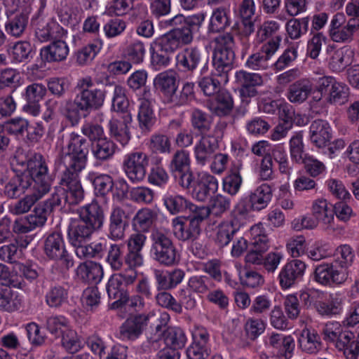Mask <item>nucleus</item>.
<instances>
[{
	"label": "nucleus",
	"mask_w": 359,
	"mask_h": 359,
	"mask_svg": "<svg viewBox=\"0 0 359 359\" xmlns=\"http://www.w3.org/2000/svg\"><path fill=\"white\" fill-rule=\"evenodd\" d=\"M204 20L205 15L202 13L187 17L178 14L166 20L165 26L172 28L151 44L150 67L159 71L168 67L174 53L192 42L194 35L199 32Z\"/></svg>",
	"instance_id": "nucleus-1"
},
{
	"label": "nucleus",
	"mask_w": 359,
	"mask_h": 359,
	"mask_svg": "<svg viewBox=\"0 0 359 359\" xmlns=\"http://www.w3.org/2000/svg\"><path fill=\"white\" fill-rule=\"evenodd\" d=\"M128 253L125 257L123 272L111 276L107 285L108 297L115 301L111 304L112 309L129 305L128 287L135 281V236L132 235L128 241Z\"/></svg>",
	"instance_id": "nucleus-2"
},
{
	"label": "nucleus",
	"mask_w": 359,
	"mask_h": 359,
	"mask_svg": "<svg viewBox=\"0 0 359 359\" xmlns=\"http://www.w3.org/2000/svg\"><path fill=\"white\" fill-rule=\"evenodd\" d=\"M48 162L41 154H34L27 161V169L11 177L5 184L4 195L9 198H17L36 182V180H46L51 177Z\"/></svg>",
	"instance_id": "nucleus-3"
},
{
	"label": "nucleus",
	"mask_w": 359,
	"mask_h": 359,
	"mask_svg": "<svg viewBox=\"0 0 359 359\" xmlns=\"http://www.w3.org/2000/svg\"><path fill=\"white\" fill-rule=\"evenodd\" d=\"M155 316L154 311L149 308L144 309L142 312L136 310V339L144 332L147 338L146 341H143L140 346L136 348V353L151 351L154 344L161 341L165 332L171 327L168 326L170 316L168 312H161L155 321L151 323V320Z\"/></svg>",
	"instance_id": "nucleus-4"
},
{
	"label": "nucleus",
	"mask_w": 359,
	"mask_h": 359,
	"mask_svg": "<svg viewBox=\"0 0 359 359\" xmlns=\"http://www.w3.org/2000/svg\"><path fill=\"white\" fill-rule=\"evenodd\" d=\"M215 43L212 57L215 74L228 83L230 72L236 67L234 37L230 32L224 33L215 39Z\"/></svg>",
	"instance_id": "nucleus-5"
},
{
	"label": "nucleus",
	"mask_w": 359,
	"mask_h": 359,
	"mask_svg": "<svg viewBox=\"0 0 359 359\" xmlns=\"http://www.w3.org/2000/svg\"><path fill=\"white\" fill-rule=\"evenodd\" d=\"M105 92L100 89L80 90L74 100L66 103L67 119L72 126L78 124L81 118L80 111L89 113L100 109L104 103Z\"/></svg>",
	"instance_id": "nucleus-6"
},
{
	"label": "nucleus",
	"mask_w": 359,
	"mask_h": 359,
	"mask_svg": "<svg viewBox=\"0 0 359 359\" xmlns=\"http://www.w3.org/2000/svg\"><path fill=\"white\" fill-rule=\"evenodd\" d=\"M272 196L271 187L263 183L254 190L244 193L233 210L247 223L250 213L266 208L271 201Z\"/></svg>",
	"instance_id": "nucleus-7"
},
{
	"label": "nucleus",
	"mask_w": 359,
	"mask_h": 359,
	"mask_svg": "<svg viewBox=\"0 0 359 359\" xmlns=\"http://www.w3.org/2000/svg\"><path fill=\"white\" fill-rule=\"evenodd\" d=\"M323 339L334 344L339 351H343L346 359H358L359 341H354V334L343 331L339 323L334 321L325 325L323 330Z\"/></svg>",
	"instance_id": "nucleus-8"
},
{
	"label": "nucleus",
	"mask_w": 359,
	"mask_h": 359,
	"mask_svg": "<svg viewBox=\"0 0 359 359\" xmlns=\"http://www.w3.org/2000/svg\"><path fill=\"white\" fill-rule=\"evenodd\" d=\"M153 259L165 266L178 263L180 255L170 236L161 229H154L150 236Z\"/></svg>",
	"instance_id": "nucleus-9"
},
{
	"label": "nucleus",
	"mask_w": 359,
	"mask_h": 359,
	"mask_svg": "<svg viewBox=\"0 0 359 359\" xmlns=\"http://www.w3.org/2000/svg\"><path fill=\"white\" fill-rule=\"evenodd\" d=\"M90 146V142L84 137L76 133H72L67 145L68 152L61 157L65 168L81 171L86 165Z\"/></svg>",
	"instance_id": "nucleus-10"
},
{
	"label": "nucleus",
	"mask_w": 359,
	"mask_h": 359,
	"mask_svg": "<svg viewBox=\"0 0 359 359\" xmlns=\"http://www.w3.org/2000/svg\"><path fill=\"white\" fill-rule=\"evenodd\" d=\"M207 210L203 208L183 217L172 219L174 236L180 241H194L201 233V224L208 217Z\"/></svg>",
	"instance_id": "nucleus-11"
},
{
	"label": "nucleus",
	"mask_w": 359,
	"mask_h": 359,
	"mask_svg": "<svg viewBox=\"0 0 359 359\" xmlns=\"http://www.w3.org/2000/svg\"><path fill=\"white\" fill-rule=\"evenodd\" d=\"M198 201L207 202L218 190L217 179L208 172H198L192 176L190 184L182 187Z\"/></svg>",
	"instance_id": "nucleus-12"
},
{
	"label": "nucleus",
	"mask_w": 359,
	"mask_h": 359,
	"mask_svg": "<svg viewBox=\"0 0 359 359\" xmlns=\"http://www.w3.org/2000/svg\"><path fill=\"white\" fill-rule=\"evenodd\" d=\"M250 250L246 254V263H259L261 255L265 254L270 248V241L262 223L254 225L250 230Z\"/></svg>",
	"instance_id": "nucleus-13"
},
{
	"label": "nucleus",
	"mask_w": 359,
	"mask_h": 359,
	"mask_svg": "<svg viewBox=\"0 0 359 359\" xmlns=\"http://www.w3.org/2000/svg\"><path fill=\"white\" fill-rule=\"evenodd\" d=\"M169 170L178 185L180 187L189 185L194 175L191 169L189 153L183 149L177 151L170 163Z\"/></svg>",
	"instance_id": "nucleus-14"
},
{
	"label": "nucleus",
	"mask_w": 359,
	"mask_h": 359,
	"mask_svg": "<svg viewBox=\"0 0 359 359\" xmlns=\"http://www.w3.org/2000/svg\"><path fill=\"white\" fill-rule=\"evenodd\" d=\"M53 177L51 176L46 180H36V182L32 187V193L18 201L13 206L12 211L15 215H21L27 212L31 208L51 189Z\"/></svg>",
	"instance_id": "nucleus-15"
},
{
	"label": "nucleus",
	"mask_w": 359,
	"mask_h": 359,
	"mask_svg": "<svg viewBox=\"0 0 359 359\" xmlns=\"http://www.w3.org/2000/svg\"><path fill=\"white\" fill-rule=\"evenodd\" d=\"M312 280L323 286H332L344 283L346 273L339 269L331 261L323 262L314 266Z\"/></svg>",
	"instance_id": "nucleus-16"
},
{
	"label": "nucleus",
	"mask_w": 359,
	"mask_h": 359,
	"mask_svg": "<svg viewBox=\"0 0 359 359\" xmlns=\"http://www.w3.org/2000/svg\"><path fill=\"white\" fill-rule=\"evenodd\" d=\"M306 269V264L299 259H295L287 262L278 274L280 287L285 290L298 285L303 280Z\"/></svg>",
	"instance_id": "nucleus-17"
},
{
	"label": "nucleus",
	"mask_w": 359,
	"mask_h": 359,
	"mask_svg": "<svg viewBox=\"0 0 359 359\" xmlns=\"http://www.w3.org/2000/svg\"><path fill=\"white\" fill-rule=\"evenodd\" d=\"M280 45V38L276 37L264 43L259 51L251 54L245 62V67L253 70L266 69L269 60L273 56Z\"/></svg>",
	"instance_id": "nucleus-18"
},
{
	"label": "nucleus",
	"mask_w": 359,
	"mask_h": 359,
	"mask_svg": "<svg viewBox=\"0 0 359 359\" xmlns=\"http://www.w3.org/2000/svg\"><path fill=\"white\" fill-rule=\"evenodd\" d=\"M81 171L65 169L60 184L65 190L69 206L79 204L84 198V191L79 180Z\"/></svg>",
	"instance_id": "nucleus-19"
},
{
	"label": "nucleus",
	"mask_w": 359,
	"mask_h": 359,
	"mask_svg": "<svg viewBox=\"0 0 359 359\" xmlns=\"http://www.w3.org/2000/svg\"><path fill=\"white\" fill-rule=\"evenodd\" d=\"M246 222L232 210L229 219L221 222L217 226L215 241L219 248L227 246L235 234L244 226Z\"/></svg>",
	"instance_id": "nucleus-20"
},
{
	"label": "nucleus",
	"mask_w": 359,
	"mask_h": 359,
	"mask_svg": "<svg viewBox=\"0 0 359 359\" xmlns=\"http://www.w3.org/2000/svg\"><path fill=\"white\" fill-rule=\"evenodd\" d=\"M203 54L196 46H188L180 50L175 56V67L180 72L193 74L203 62Z\"/></svg>",
	"instance_id": "nucleus-21"
},
{
	"label": "nucleus",
	"mask_w": 359,
	"mask_h": 359,
	"mask_svg": "<svg viewBox=\"0 0 359 359\" xmlns=\"http://www.w3.org/2000/svg\"><path fill=\"white\" fill-rule=\"evenodd\" d=\"M138 100L140 102L137 116L139 128L142 134H147L151 131L156 123L149 89L145 88L144 93L138 97Z\"/></svg>",
	"instance_id": "nucleus-22"
},
{
	"label": "nucleus",
	"mask_w": 359,
	"mask_h": 359,
	"mask_svg": "<svg viewBox=\"0 0 359 359\" xmlns=\"http://www.w3.org/2000/svg\"><path fill=\"white\" fill-rule=\"evenodd\" d=\"M266 344L278 359H290L294 355L295 342L291 335L273 332L269 336Z\"/></svg>",
	"instance_id": "nucleus-23"
},
{
	"label": "nucleus",
	"mask_w": 359,
	"mask_h": 359,
	"mask_svg": "<svg viewBox=\"0 0 359 359\" xmlns=\"http://www.w3.org/2000/svg\"><path fill=\"white\" fill-rule=\"evenodd\" d=\"M163 205L171 215L184 213L185 215L198 211V206L191 203L185 196L173 191H168L162 198Z\"/></svg>",
	"instance_id": "nucleus-24"
},
{
	"label": "nucleus",
	"mask_w": 359,
	"mask_h": 359,
	"mask_svg": "<svg viewBox=\"0 0 359 359\" xmlns=\"http://www.w3.org/2000/svg\"><path fill=\"white\" fill-rule=\"evenodd\" d=\"M219 150V137L212 134L201 136L194 148L197 164L205 165Z\"/></svg>",
	"instance_id": "nucleus-25"
},
{
	"label": "nucleus",
	"mask_w": 359,
	"mask_h": 359,
	"mask_svg": "<svg viewBox=\"0 0 359 359\" xmlns=\"http://www.w3.org/2000/svg\"><path fill=\"white\" fill-rule=\"evenodd\" d=\"M79 219L99 230L103 225L104 215L102 208L96 201L83 205L78 209Z\"/></svg>",
	"instance_id": "nucleus-26"
},
{
	"label": "nucleus",
	"mask_w": 359,
	"mask_h": 359,
	"mask_svg": "<svg viewBox=\"0 0 359 359\" xmlns=\"http://www.w3.org/2000/svg\"><path fill=\"white\" fill-rule=\"evenodd\" d=\"M276 114L279 117V123L271 135L272 139L274 140L284 137L287 131L292 128L294 111L290 104L281 100Z\"/></svg>",
	"instance_id": "nucleus-27"
},
{
	"label": "nucleus",
	"mask_w": 359,
	"mask_h": 359,
	"mask_svg": "<svg viewBox=\"0 0 359 359\" xmlns=\"http://www.w3.org/2000/svg\"><path fill=\"white\" fill-rule=\"evenodd\" d=\"M122 118L121 122L117 118H112L109 123V130L111 136L122 145H126L131 138L130 128L133 122V115L128 112L124 114Z\"/></svg>",
	"instance_id": "nucleus-28"
},
{
	"label": "nucleus",
	"mask_w": 359,
	"mask_h": 359,
	"mask_svg": "<svg viewBox=\"0 0 359 359\" xmlns=\"http://www.w3.org/2000/svg\"><path fill=\"white\" fill-rule=\"evenodd\" d=\"M235 76L240 84V93L243 97H252L257 95V90L256 88L263 83L260 74L241 70L236 72Z\"/></svg>",
	"instance_id": "nucleus-29"
},
{
	"label": "nucleus",
	"mask_w": 359,
	"mask_h": 359,
	"mask_svg": "<svg viewBox=\"0 0 359 359\" xmlns=\"http://www.w3.org/2000/svg\"><path fill=\"white\" fill-rule=\"evenodd\" d=\"M310 140L316 147L323 148L332 139V130L326 121L318 119L313 121L309 127Z\"/></svg>",
	"instance_id": "nucleus-30"
},
{
	"label": "nucleus",
	"mask_w": 359,
	"mask_h": 359,
	"mask_svg": "<svg viewBox=\"0 0 359 359\" xmlns=\"http://www.w3.org/2000/svg\"><path fill=\"white\" fill-rule=\"evenodd\" d=\"M46 92V86L41 83H34L29 85L25 90L27 103L24 106V110L33 116H36L40 111L39 102L43 100Z\"/></svg>",
	"instance_id": "nucleus-31"
},
{
	"label": "nucleus",
	"mask_w": 359,
	"mask_h": 359,
	"mask_svg": "<svg viewBox=\"0 0 359 359\" xmlns=\"http://www.w3.org/2000/svg\"><path fill=\"white\" fill-rule=\"evenodd\" d=\"M154 84L166 97L168 102L175 101V94L178 85L174 72L165 71L158 74L154 79Z\"/></svg>",
	"instance_id": "nucleus-32"
},
{
	"label": "nucleus",
	"mask_w": 359,
	"mask_h": 359,
	"mask_svg": "<svg viewBox=\"0 0 359 359\" xmlns=\"http://www.w3.org/2000/svg\"><path fill=\"white\" fill-rule=\"evenodd\" d=\"M95 231L79 219L72 221L67 229L69 241L72 245L86 243Z\"/></svg>",
	"instance_id": "nucleus-33"
},
{
	"label": "nucleus",
	"mask_w": 359,
	"mask_h": 359,
	"mask_svg": "<svg viewBox=\"0 0 359 359\" xmlns=\"http://www.w3.org/2000/svg\"><path fill=\"white\" fill-rule=\"evenodd\" d=\"M354 55L355 53L350 46L340 48L330 57L328 67L334 72H341L352 64Z\"/></svg>",
	"instance_id": "nucleus-34"
},
{
	"label": "nucleus",
	"mask_w": 359,
	"mask_h": 359,
	"mask_svg": "<svg viewBox=\"0 0 359 359\" xmlns=\"http://www.w3.org/2000/svg\"><path fill=\"white\" fill-rule=\"evenodd\" d=\"M344 300L337 294H324L317 312L322 316L336 317L343 312Z\"/></svg>",
	"instance_id": "nucleus-35"
},
{
	"label": "nucleus",
	"mask_w": 359,
	"mask_h": 359,
	"mask_svg": "<svg viewBox=\"0 0 359 359\" xmlns=\"http://www.w3.org/2000/svg\"><path fill=\"white\" fill-rule=\"evenodd\" d=\"M233 105L231 94L226 90H220L216 93L215 100L210 104V109L215 116L224 118L231 114Z\"/></svg>",
	"instance_id": "nucleus-36"
},
{
	"label": "nucleus",
	"mask_w": 359,
	"mask_h": 359,
	"mask_svg": "<svg viewBox=\"0 0 359 359\" xmlns=\"http://www.w3.org/2000/svg\"><path fill=\"white\" fill-rule=\"evenodd\" d=\"M43 250L45 255L50 259L57 261L66 252L62 234L60 232H53L44 240Z\"/></svg>",
	"instance_id": "nucleus-37"
},
{
	"label": "nucleus",
	"mask_w": 359,
	"mask_h": 359,
	"mask_svg": "<svg viewBox=\"0 0 359 359\" xmlns=\"http://www.w3.org/2000/svg\"><path fill=\"white\" fill-rule=\"evenodd\" d=\"M6 15L8 18L5 25L6 32L12 36L20 37L27 28L28 14L24 12L8 11Z\"/></svg>",
	"instance_id": "nucleus-38"
},
{
	"label": "nucleus",
	"mask_w": 359,
	"mask_h": 359,
	"mask_svg": "<svg viewBox=\"0 0 359 359\" xmlns=\"http://www.w3.org/2000/svg\"><path fill=\"white\" fill-rule=\"evenodd\" d=\"M68 54L69 47L62 39L53 41L50 45L41 50L42 60L48 62L63 61Z\"/></svg>",
	"instance_id": "nucleus-39"
},
{
	"label": "nucleus",
	"mask_w": 359,
	"mask_h": 359,
	"mask_svg": "<svg viewBox=\"0 0 359 359\" xmlns=\"http://www.w3.org/2000/svg\"><path fill=\"white\" fill-rule=\"evenodd\" d=\"M231 25L230 12L224 7L215 9L210 16L208 34H217L224 32Z\"/></svg>",
	"instance_id": "nucleus-40"
},
{
	"label": "nucleus",
	"mask_w": 359,
	"mask_h": 359,
	"mask_svg": "<svg viewBox=\"0 0 359 359\" xmlns=\"http://www.w3.org/2000/svg\"><path fill=\"white\" fill-rule=\"evenodd\" d=\"M298 344L302 351L310 354L322 348L321 337L313 329H304L298 338Z\"/></svg>",
	"instance_id": "nucleus-41"
},
{
	"label": "nucleus",
	"mask_w": 359,
	"mask_h": 359,
	"mask_svg": "<svg viewBox=\"0 0 359 359\" xmlns=\"http://www.w3.org/2000/svg\"><path fill=\"white\" fill-rule=\"evenodd\" d=\"M241 164H234L226 173L222 179V189L231 196L236 195L243 184L241 175Z\"/></svg>",
	"instance_id": "nucleus-42"
},
{
	"label": "nucleus",
	"mask_w": 359,
	"mask_h": 359,
	"mask_svg": "<svg viewBox=\"0 0 359 359\" xmlns=\"http://www.w3.org/2000/svg\"><path fill=\"white\" fill-rule=\"evenodd\" d=\"M313 90L311 82L308 79H300L290 85L287 92V99L292 103L304 102Z\"/></svg>",
	"instance_id": "nucleus-43"
},
{
	"label": "nucleus",
	"mask_w": 359,
	"mask_h": 359,
	"mask_svg": "<svg viewBox=\"0 0 359 359\" xmlns=\"http://www.w3.org/2000/svg\"><path fill=\"white\" fill-rule=\"evenodd\" d=\"M109 234L113 239L123 237L124 231L128 226V217L125 212L118 207L113 209L110 215Z\"/></svg>",
	"instance_id": "nucleus-44"
},
{
	"label": "nucleus",
	"mask_w": 359,
	"mask_h": 359,
	"mask_svg": "<svg viewBox=\"0 0 359 359\" xmlns=\"http://www.w3.org/2000/svg\"><path fill=\"white\" fill-rule=\"evenodd\" d=\"M76 274L83 281L95 284L101 280L103 271L100 264L94 262H86L78 266Z\"/></svg>",
	"instance_id": "nucleus-45"
},
{
	"label": "nucleus",
	"mask_w": 359,
	"mask_h": 359,
	"mask_svg": "<svg viewBox=\"0 0 359 359\" xmlns=\"http://www.w3.org/2000/svg\"><path fill=\"white\" fill-rule=\"evenodd\" d=\"M255 10V0H242L238 9L235 10L236 15L241 19L243 27L248 33H252L255 30L252 18Z\"/></svg>",
	"instance_id": "nucleus-46"
},
{
	"label": "nucleus",
	"mask_w": 359,
	"mask_h": 359,
	"mask_svg": "<svg viewBox=\"0 0 359 359\" xmlns=\"http://www.w3.org/2000/svg\"><path fill=\"white\" fill-rule=\"evenodd\" d=\"M135 302L131 300L129 305L121 309L122 318L126 320L120 327V337L123 340H133L135 338Z\"/></svg>",
	"instance_id": "nucleus-47"
},
{
	"label": "nucleus",
	"mask_w": 359,
	"mask_h": 359,
	"mask_svg": "<svg viewBox=\"0 0 359 359\" xmlns=\"http://www.w3.org/2000/svg\"><path fill=\"white\" fill-rule=\"evenodd\" d=\"M116 149L115 143L107 137L91 143V149L94 157L101 161L111 158L114 154Z\"/></svg>",
	"instance_id": "nucleus-48"
},
{
	"label": "nucleus",
	"mask_w": 359,
	"mask_h": 359,
	"mask_svg": "<svg viewBox=\"0 0 359 359\" xmlns=\"http://www.w3.org/2000/svg\"><path fill=\"white\" fill-rule=\"evenodd\" d=\"M161 340H163L168 348L181 350L187 342V337L182 328L171 327L165 332Z\"/></svg>",
	"instance_id": "nucleus-49"
},
{
	"label": "nucleus",
	"mask_w": 359,
	"mask_h": 359,
	"mask_svg": "<svg viewBox=\"0 0 359 359\" xmlns=\"http://www.w3.org/2000/svg\"><path fill=\"white\" fill-rule=\"evenodd\" d=\"M359 29V19L351 18L347 23L340 29L332 32L330 34L331 39L337 43H346L352 40L353 34Z\"/></svg>",
	"instance_id": "nucleus-50"
},
{
	"label": "nucleus",
	"mask_w": 359,
	"mask_h": 359,
	"mask_svg": "<svg viewBox=\"0 0 359 359\" xmlns=\"http://www.w3.org/2000/svg\"><path fill=\"white\" fill-rule=\"evenodd\" d=\"M301 164L303 165L305 173L316 180L322 179L327 174V168L325 163L313 155L305 156Z\"/></svg>",
	"instance_id": "nucleus-51"
},
{
	"label": "nucleus",
	"mask_w": 359,
	"mask_h": 359,
	"mask_svg": "<svg viewBox=\"0 0 359 359\" xmlns=\"http://www.w3.org/2000/svg\"><path fill=\"white\" fill-rule=\"evenodd\" d=\"M106 241L100 239L92 242L88 245L81 243L78 245H73L76 250L75 252L80 259H89L100 256L106 248Z\"/></svg>",
	"instance_id": "nucleus-52"
},
{
	"label": "nucleus",
	"mask_w": 359,
	"mask_h": 359,
	"mask_svg": "<svg viewBox=\"0 0 359 359\" xmlns=\"http://www.w3.org/2000/svg\"><path fill=\"white\" fill-rule=\"evenodd\" d=\"M191 123L194 130L201 136L208 135L212 126V118L206 112L196 109L191 116Z\"/></svg>",
	"instance_id": "nucleus-53"
},
{
	"label": "nucleus",
	"mask_w": 359,
	"mask_h": 359,
	"mask_svg": "<svg viewBox=\"0 0 359 359\" xmlns=\"http://www.w3.org/2000/svg\"><path fill=\"white\" fill-rule=\"evenodd\" d=\"M208 201L209 203L207 207L198 206V208H203L207 210L208 217L210 213L217 217H220L228 211L231 207V199L219 194L214 195Z\"/></svg>",
	"instance_id": "nucleus-54"
},
{
	"label": "nucleus",
	"mask_w": 359,
	"mask_h": 359,
	"mask_svg": "<svg viewBox=\"0 0 359 359\" xmlns=\"http://www.w3.org/2000/svg\"><path fill=\"white\" fill-rule=\"evenodd\" d=\"M354 257V252L350 245H341L335 250L331 262L345 273V270L351 264Z\"/></svg>",
	"instance_id": "nucleus-55"
},
{
	"label": "nucleus",
	"mask_w": 359,
	"mask_h": 359,
	"mask_svg": "<svg viewBox=\"0 0 359 359\" xmlns=\"http://www.w3.org/2000/svg\"><path fill=\"white\" fill-rule=\"evenodd\" d=\"M312 211L316 219L323 224H329L333 221L332 204L328 203L326 199L316 200L313 203Z\"/></svg>",
	"instance_id": "nucleus-56"
},
{
	"label": "nucleus",
	"mask_w": 359,
	"mask_h": 359,
	"mask_svg": "<svg viewBox=\"0 0 359 359\" xmlns=\"http://www.w3.org/2000/svg\"><path fill=\"white\" fill-rule=\"evenodd\" d=\"M198 83L201 90L205 95L212 96L217 93L220 89L222 83L226 84L222 81V76L215 74V69L211 72V75L206 77H198Z\"/></svg>",
	"instance_id": "nucleus-57"
},
{
	"label": "nucleus",
	"mask_w": 359,
	"mask_h": 359,
	"mask_svg": "<svg viewBox=\"0 0 359 359\" xmlns=\"http://www.w3.org/2000/svg\"><path fill=\"white\" fill-rule=\"evenodd\" d=\"M136 280H138V284L136 285V292L140 293L141 295L136 294V310L147 309L144 297L149 299L151 297V286L149 285L148 278L144 276L143 273L140 274L136 271Z\"/></svg>",
	"instance_id": "nucleus-58"
},
{
	"label": "nucleus",
	"mask_w": 359,
	"mask_h": 359,
	"mask_svg": "<svg viewBox=\"0 0 359 359\" xmlns=\"http://www.w3.org/2000/svg\"><path fill=\"white\" fill-rule=\"evenodd\" d=\"M324 294L319 290L306 289L300 291L297 295L303 306L306 309H314L317 311Z\"/></svg>",
	"instance_id": "nucleus-59"
},
{
	"label": "nucleus",
	"mask_w": 359,
	"mask_h": 359,
	"mask_svg": "<svg viewBox=\"0 0 359 359\" xmlns=\"http://www.w3.org/2000/svg\"><path fill=\"white\" fill-rule=\"evenodd\" d=\"M309 18H292L285 25L288 36L292 39H297L309 31Z\"/></svg>",
	"instance_id": "nucleus-60"
},
{
	"label": "nucleus",
	"mask_w": 359,
	"mask_h": 359,
	"mask_svg": "<svg viewBox=\"0 0 359 359\" xmlns=\"http://www.w3.org/2000/svg\"><path fill=\"white\" fill-rule=\"evenodd\" d=\"M265 156L271 157L272 161H274L278 164L279 170L282 174H290L292 168L289 165L287 154L284 145H276L272 149L271 154Z\"/></svg>",
	"instance_id": "nucleus-61"
},
{
	"label": "nucleus",
	"mask_w": 359,
	"mask_h": 359,
	"mask_svg": "<svg viewBox=\"0 0 359 359\" xmlns=\"http://www.w3.org/2000/svg\"><path fill=\"white\" fill-rule=\"evenodd\" d=\"M67 290L60 285L52 287L46 294V302L52 308H58L67 299Z\"/></svg>",
	"instance_id": "nucleus-62"
},
{
	"label": "nucleus",
	"mask_w": 359,
	"mask_h": 359,
	"mask_svg": "<svg viewBox=\"0 0 359 359\" xmlns=\"http://www.w3.org/2000/svg\"><path fill=\"white\" fill-rule=\"evenodd\" d=\"M290 151L292 160L299 164L304 160L305 156L311 155L305 153L302 134L297 133L290 139Z\"/></svg>",
	"instance_id": "nucleus-63"
},
{
	"label": "nucleus",
	"mask_w": 359,
	"mask_h": 359,
	"mask_svg": "<svg viewBox=\"0 0 359 359\" xmlns=\"http://www.w3.org/2000/svg\"><path fill=\"white\" fill-rule=\"evenodd\" d=\"M156 303L158 306L167 309L176 314H181L182 309L177 300L169 292L166 291H159L155 297Z\"/></svg>",
	"instance_id": "nucleus-64"
}]
</instances>
